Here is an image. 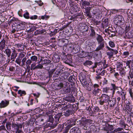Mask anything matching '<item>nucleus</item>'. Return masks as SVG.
I'll return each instance as SVG.
<instances>
[{
	"instance_id": "obj_1",
	"label": "nucleus",
	"mask_w": 133,
	"mask_h": 133,
	"mask_svg": "<svg viewBox=\"0 0 133 133\" xmlns=\"http://www.w3.org/2000/svg\"><path fill=\"white\" fill-rule=\"evenodd\" d=\"M96 39L99 45L95 50L96 51H97L101 50H102L104 47V39L103 37L100 35H97Z\"/></svg>"
},
{
	"instance_id": "obj_2",
	"label": "nucleus",
	"mask_w": 133,
	"mask_h": 133,
	"mask_svg": "<svg viewBox=\"0 0 133 133\" xmlns=\"http://www.w3.org/2000/svg\"><path fill=\"white\" fill-rule=\"evenodd\" d=\"M114 22L117 25H122L124 24V20L121 15H118L115 16Z\"/></svg>"
},
{
	"instance_id": "obj_3",
	"label": "nucleus",
	"mask_w": 133,
	"mask_h": 133,
	"mask_svg": "<svg viewBox=\"0 0 133 133\" xmlns=\"http://www.w3.org/2000/svg\"><path fill=\"white\" fill-rule=\"evenodd\" d=\"M106 47L109 51L107 52V54L108 56L109 59H110L113 57L114 54H116L118 52L117 50L111 48L108 46H107Z\"/></svg>"
},
{
	"instance_id": "obj_4",
	"label": "nucleus",
	"mask_w": 133,
	"mask_h": 133,
	"mask_svg": "<svg viewBox=\"0 0 133 133\" xmlns=\"http://www.w3.org/2000/svg\"><path fill=\"white\" fill-rule=\"evenodd\" d=\"M99 86L98 84H95L94 85V89L92 91V93L93 95L97 96L100 94L101 90L99 89Z\"/></svg>"
},
{
	"instance_id": "obj_5",
	"label": "nucleus",
	"mask_w": 133,
	"mask_h": 133,
	"mask_svg": "<svg viewBox=\"0 0 133 133\" xmlns=\"http://www.w3.org/2000/svg\"><path fill=\"white\" fill-rule=\"evenodd\" d=\"M114 127L111 125L108 124V125H106L105 127L103 128L104 130L107 131V133H113V131H112L114 129Z\"/></svg>"
},
{
	"instance_id": "obj_6",
	"label": "nucleus",
	"mask_w": 133,
	"mask_h": 133,
	"mask_svg": "<svg viewBox=\"0 0 133 133\" xmlns=\"http://www.w3.org/2000/svg\"><path fill=\"white\" fill-rule=\"evenodd\" d=\"M63 115V113L62 112L59 113L56 115L54 116L55 118V124L56 125H57L60 122L61 119L60 118L61 116Z\"/></svg>"
},
{
	"instance_id": "obj_7",
	"label": "nucleus",
	"mask_w": 133,
	"mask_h": 133,
	"mask_svg": "<svg viewBox=\"0 0 133 133\" xmlns=\"http://www.w3.org/2000/svg\"><path fill=\"white\" fill-rule=\"evenodd\" d=\"M9 104V101H8L4 100L2 101L0 103V108H4L8 105Z\"/></svg>"
},
{
	"instance_id": "obj_8",
	"label": "nucleus",
	"mask_w": 133,
	"mask_h": 133,
	"mask_svg": "<svg viewBox=\"0 0 133 133\" xmlns=\"http://www.w3.org/2000/svg\"><path fill=\"white\" fill-rule=\"evenodd\" d=\"M102 99L103 100L105 103H107L108 102L110 99V97L107 95L106 94H102L101 96Z\"/></svg>"
},
{
	"instance_id": "obj_9",
	"label": "nucleus",
	"mask_w": 133,
	"mask_h": 133,
	"mask_svg": "<svg viewBox=\"0 0 133 133\" xmlns=\"http://www.w3.org/2000/svg\"><path fill=\"white\" fill-rule=\"evenodd\" d=\"M70 133H80V130L78 127H74L70 129Z\"/></svg>"
},
{
	"instance_id": "obj_10",
	"label": "nucleus",
	"mask_w": 133,
	"mask_h": 133,
	"mask_svg": "<svg viewBox=\"0 0 133 133\" xmlns=\"http://www.w3.org/2000/svg\"><path fill=\"white\" fill-rule=\"evenodd\" d=\"M81 125L83 126L84 127L86 125L87 123V122H89L90 123H92V122L90 120H86L85 118L82 119L80 121Z\"/></svg>"
},
{
	"instance_id": "obj_11",
	"label": "nucleus",
	"mask_w": 133,
	"mask_h": 133,
	"mask_svg": "<svg viewBox=\"0 0 133 133\" xmlns=\"http://www.w3.org/2000/svg\"><path fill=\"white\" fill-rule=\"evenodd\" d=\"M91 111L90 112L91 113H96L97 112H99V109L98 107H95L94 108L91 107L89 110Z\"/></svg>"
},
{
	"instance_id": "obj_12",
	"label": "nucleus",
	"mask_w": 133,
	"mask_h": 133,
	"mask_svg": "<svg viewBox=\"0 0 133 133\" xmlns=\"http://www.w3.org/2000/svg\"><path fill=\"white\" fill-rule=\"evenodd\" d=\"M116 103V100L115 98H113L112 100L109 99L108 101V104L110 107H113L115 105Z\"/></svg>"
},
{
	"instance_id": "obj_13",
	"label": "nucleus",
	"mask_w": 133,
	"mask_h": 133,
	"mask_svg": "<svg viewBox=\"0 0 133 133\" xmlns=\"http://www.w3.org/2000/svg\"><path fill=\"white\" fill-rule=\"evenodd\" d=\"M60 59V57L57 54L54 55L52 57L53 60V61L55 63L59 62V61Z\"/></svg>"
},
{
	"instance_id": "obj_14",
	"label": "nucleus",
	"mask_w": 133,
	"mask_h": 133,
	"mask_svg": "<svg viewBox=\"0 0 133 133\" xmlns=\"http://www.w3.org/2000/svg\"><path fill=\"white\" fill-rule=\"evenodd\" d=\"M5 45V40L3 39L0 42V50H2L3 49Z\"/></svg>"
},
{
	"instance_id": "obj_15",
	"label": "nucleus",
	"mask_w": 133,
	"mask_h": 133,
	"mask_svg": "<svg viewBox=\"0 0 133 133\" xmlns=\"http://www.w3.org/2000/svg\"><path fill=\"white\" fill-rule=\"evenodd\" d=\"M80 79L82 84L83 85H85L87 84V82L85 77L83 78L81 77H80Z\"/></svg>"
},
{
	"instance_id": "obj_16",
	"label": "nucleus",
	"mask_w": 133,
	"mask_h": 133,
	"mask_svg": "<svg viewBox=\"0 0 133 133\" xmlns=\"http://www.w3.org/2000/svg\"><path fill=\"white\" fill-rule=\"evenodd\" d=\"M17 53L16 52V51L14 50L11 54V59H14L16 58L17 56Z\"/></svg>"
},
{
	"instance_id": "obj_17",
	"label": "nucleus",
	"mask_w": 133,
	"mask_h": 133,
	"mask_svg": "<svg viewBox=\"0 0 133 133\" xmlns=\"http://www.w3.org/2000/svg\"><path fill=\"white\" fill-rule=\"evenodd\" d=\"M46 115L49 116L48 119L49 121L51 123H52L54 120L52 115L51 114H50L49 115L47 113H46Z\"/></svg>"
},
{
	"instance_id": "obj_18",
	"label": "nucleus",
	"mask_w": 133,
	"mask_h": 133,
	"mask_svg": "<svg viewBox=\"0 0 133 133\" xmlns=\"http://www.w3.org/2000/svg\"><path fill=\"white\" fill-rule=\"evenodd\" d=\"M93 64L92 62L91 61L87 60L84 63V65L86 66H90Z\"/></svg>"
},
{
	"instance_id": "obj_19",
	"label": "nucleus",
	"mask_w": 133,
	"mask_h": 133,
	"mask_svg": "<svg viewBox=\"0 0 133 133\" xmlns=\"http://www.w3.org/2000/svg\"><path fill=\"white\" fill-rule=\"evenodd\" d=\"M4 52L6 53L8 57H10L11 53V51L10 49L7 48L5 50Z\"/></svg>"
},
{
	"instance_id": "obj_20",
	"label": "nucleus",
	"mask_w": 133,
	"mask_h": 133,
	"mask_svg": "<svg viewBox=\"0 0 133 133\" xmlns=\"http://www.w3.org/2000/svg\"><path fill=\"white\" fill-rule=\"evenodd\" d=\"M71 110H65L64 112V115L66 116H69L70 114Z\"/></svg>"
},
{
	"instance_id": "obj_21",
	"label": "nucleus",
	"mask_w": 133,
	"mask_h": 133,
	"mask_svg": "<svg viewBox=\"0 0 133 133\" xmlns=\"http://www.w3.org/2000/svg\"><path fill=\"white\" fill-rule=\"evenodd\" d=\"M18 94L20 96H22L25 95L26 93L25 91L20 90L18 91Z\"/></svg>"
},
{
	"instance_id": "obj_22",
	"label": "nucleus",
	"mask_w": 133,
	"mask_h": 133,
	"mask_svg": "<svg viewBox=\"0 0 133 133\" xmlns=\"http://www.w3.org/2000/svg\"><path fill=\"white\" fill-rule=\"evenodd\" d=\"M110 90V89L109 88L105 87L102 88V91L103 93H107L109 92Z\"/></svg>"
},
{
	"instance_id": "obj_23",
	"label": "nucleus",
	"mask_w": 133,
	"mask_h": 133,
	"mask_svg": "<svg viewBox=\"0 0 133 133\" xmlns=\"http://www.w3.org/2000/svg\"><path fill=\"white\" fill-rule=\"evenodd\" d=\"M91 32L90 34V35L91 37H93L95 36V32L93 28L91 27Z\"/></svg>"
},
{
	"instance_id": "obj_24",
	"label": "nucleus",
	"mask_w": 133,
	"mask_h": 133,
	"mask_svg": "<svg viewBox=\"0 0 133 133\" xmlns=\"http://www.w3.org/2000/svg\"><path fill=\"white\" fill-rule=\"evenodd\" d=\"M30 59L31 61H35V62L37 61V57L35 56H32L30 57Z\"/></svg>"
},
{
	"instance_id": "obj_25",
	"label": "nucleus",
	"mask_w": 133,
	"mask_h": 133,
	"mask_svg": "<svg viewBox=\"0 0 133 133\" xmlns=\"http://www.w3.org/2000/svg\"><path fill=\"white\" fill-rule=\"evenodd\" d=\"M87 55L86 57H87V58L89 59H91L92 57V54L91 52H88V53H86Z\"/></svg>"
},
{
	"instance_id": "obj_26",
	"label": "nucleus",
	"mask_w": 133,
	"mask_h": 133,
	"mask_svg": "<svg viewBox=\"0 0 133 133\" xmlns=\"http://www.w3.org/2000/svg\"><path fill=\"white\" fill-rule=\"evenodd\" d=\"M82 4L83 6L85 7L86 5H90V3L87 1H84L82 2Z\"/></svg>"
},
{
	"instance_id": "obj_27",
	"label": "nucleus",
	"mask_w": 133,
	"mask_h": 133,
	"mask_svg": "<svg viewBox=\"0 0 133 133\" xmlns=\"http://www.w3.org/2000/svg\"><path fill=\"white\" fill-rule=\"evenodd\" d=\"M55 69H52L49 72V78H51L52 77V74L55 71Z\"/></svg>"
},
{
	"instance_id": "obj_28",
	"label": "nucleus",
	"mask_w": 133,
	"mask_h": 133,
	"mask_svg": "<svg viewBox=\"0 0 133 133\" xmlns=\"http://www.w3.org/2000/svg\"><path fill=\"white\" fill-rule=\"evenodd\" d=\"M25 53H24V52L22 51L19 54V58H22L24 57L25 55Z\"/></svg>"
},
{
	"instance_id": "obj_29",
	"label": "nucleus",
	"mask_w": 133,
	"mask_h": 133,
	"mask_svg": "<svg viewBox=\"0 0 133 133\" xmlns=\"http://www.w3.org/2000/svg\"><path fill=\"white\" fill-rule=\"evenodd\" d=\"M67 99L68 101L71 102H74L75 101L74 97L71 96H70L68 97Z\"/></svg>"
},
{
	"instance_id": "obj_30",
	"label": "nucleus",
	"mask_w": 133,
	"mask_h": 133,
	"mask_svg": "<svg viewBox=\"0 0 133 133\" xmlns=\"http://www.w3.org/2000/svg\"><path fill=\"white\" fill-rule=\"evenodd\" d=\"M131 61L130 60H127V61H125V62L126 63L127 66H128V67L130 68V64L131 63Z\"/></svg>"
},
{
	"instance_id": "obj_31",
	"label": "nucleus",
	"mask_w": 133,
	"mask_h": 133,
	"mask_svg": "<svg viewBox=\"0 0 133 133\" xmlns=\"http://www.w3.org/2000/svg\"><path fill=\"white\" fill-rule=\"evenodd\" d=\"M109 44L111 48H114L115 46V44L112 41L109 42Z\"/></svg>"
},
{
	"instance_id": "obj_32",
	"label": "nucleus",
	"mask_w": 133,
	"mask_h": 133,
	"mask_svg": "<svg viewBox=\"0 0 133 133\" xmlns=\"http://www.w3.org/2000/svg\"><path fill=\"white\" fill-rule=\"evenodd\" d=\"M43 67V66L41 64H39L35 66V69H42Z\"/></svg>"
},
{
	"instance_id": "obj_33",
	"label": "nucleus",
	"mask_w": 133,
	"mask_h": 133,
	"mask_svg": "<svg viewBox=\"0 0 133 133\" xmlns=\"http://www.w3.org/2000/svg\"><path fill=\"white\" fill-rule=\"evenodd\" d=\"M24 17L26 19H28L29 18V14L28 12H26L23 15Z\"/></svg>"
},
{
	"instance_id": "obj_34",
	"label": "nucleus",
	"mask_w": 133,
	"mask_h": 133,
	"mask_svg": "<svg viewBox=\"0 0 133 133\" xmlns=\"http://www.w3.org/2000/svg\"><path fill=\"white\" fill-rule=\"evenodd\" d=\"M41 18L42 19L46 20L47 19L49 18V16H47L46 15H45L44 16H42Z\"/></svg>"
},
{
	"instance_id": "obj_35",
	"label": "nucleus",
	"mask_w": 133,
	"mask_h": 133,
	"mask_svg": "<svg viewBox=\"0 0 133 133\" xmlns=\"http://www.w3.org/2000/svg\"><path fill=\"white\" fill-rule=\"evenodd\" d=\"M98 72H99L98 74H99V75H100L102 76H103L105 75V70H102V71L101 72H100V71H98Z\"/></svg>"
},
{
	"instance_id": "obj_36",
	"label": "nucleus",
	"mask_w": 133,
	"mask_h": 133,
	"mask_svg": "<svg viewBox=\"0 0 133 133\" xmlns=\"http://www.w3.org/2000/svg\"><path fill=\"white\" fill-rule=\"evenodd\" d=\"M123 130V128H118L117 129L114 130L113 131V132H117L118 131H121Z\"/></svg>"
},
{
	"instance_id": "obj_37",
	"label": "nucleus",
	"mask_w": 133,
	"mask_h": 133,
	"mask_svg": "<svg viewBox=\"0 0 133 133\" xmlns=\"http://www.w3.org/2000/svg\"><path fill=\"white\" fill-rule=\"evenodd\" d=\"M71 91V88L70 87H68L66 89L65 91L66 93L70 92Z\"/></svg>"
},
{
	"instance_id": "obj_38",
	"label": "nucleus",
	"mask_w": 133,
	"mask_h": 133,
	"mask_svg": "<svg viewBox=\"0 0 133 133\" xmlns=\"http://www.w3.org/2000/svg\"><path fill=\"white\" fill-rule=\"evenodd\" d=\"M20 58H17L15 61V62L19 65H20L21 63V59H20Z\"/></svg>"
},
{
	"instance_id": "obj_39",
	"label": "nucleus",
	"mask_w": 133,
	"mask_h": 133,
	"mask_svg": "<svg viewBox=\"0 0 133 133\" xmlns=\"http://www.w3.org/2000/svg\"><path fill=\"white\" fill-rule=\"evenodd\" d=\"M57 86L59 87V89H61L63 87V84L62 83H60L57 85Z\"/></svg>"
},
{
	"instance_id": "obj_40",
	"label": "nucleus",
	"mask_w": 133,
	"mask_h": 133,
	"mask_svg": "<svg viewBox=\"0 0 133 133\" xmlns=\"http://www.w3.org/2000/svg\"><path fill=\"white\" fill-rule=\"evenodd\" d=\"M111 85L112 87L113 90V94H114L115 92V90L116 89V87L115 86V85L114 84H111Z\"/></svg>"
},
{
	"instance_id": "obj_41",
	"label": "nucleus",
	"mask_w": 133,
	"mask_h": 133,
	"mask_svg": "<svg viewBox=\"0 0 133 133\" xmlns=\"http://www.w3.org/2000/svg\"><path fill=\"white\" fill-rule=\"evenodd\" d=\"M26 60V58L25 57L22 60V65H25V62Z\"/></svg>"
},
{
	"instance_id": "obj_42",
	"label": "nucleus",
	"mask_w": 133,
	"mask_h": 133,
	"mask_svg": "<svg viewBox=\"0 0 133 133\" xmlns=\"http://www.w3.org/2000/svg\"><path fill=\"white\" fill-rule=\"evenodd\" d=\"M15 133H24L23 131L21 130H19V128L17 127V130L16 131Z\"/></svg>"
},
{
	"instance_id": "obj_43",
	"label": "nucleus",
	"mask_w": 133,
	"mask_h": 133,
	"mask_svg": "<svg viewBox=\"0 0 133 133\" xmlns=\"http://www.w3.org/2000/svg\"><path fill=\"white\" fill-rule=\"evenodd\" d=\"M66 107L68 110H71L73 108V106L72 105H68L66 106Z\"/></svg>"
},
{
	"instance_id": "obj_44",
	"label": "nucleus",
	"mask_w": 133,
	"mask_h": 133,
	"mask_svg": "<svg viewBox=\"0 0 133 133\" xmlns=\"http://www.w3.org/2000/svg\"><path fill=\"white\" fill-rule=\"evenodd\" d=\"M38 17L37 15H34L33 16H31L30 17V19H37V18Z\"/></svg>"
},
{
	"instance_id": "obj_45",
	"label": "nucleus",
	"mask_w": 133,
	"mask_h": 133,
	"mask_svg": "<svg viewBox=\"0 0 133 133\" xmlns=\"http://www.w3.org/2000/svg\"><path fill=\"white\" fill-rule=\"evenodd\" d=\"M117 93L119 95L121 96L122 95H124V94L125 93V92H124L123 91H122L120 92L119 91H117Z\"/></svg>"
},
{
	"instance_id": "obj_46",
	"label": "nucleus",
	"mask_w": 133,
	"mask_h": 133,
	"mask_svg": "<svg viewBox=\"0 0 133 133\" xmlns=\"http://www.w3.org/2000/svg\"><path fill=\"white\" fill-rule=\"evenodd\" d=\"M32 62V61L31 60L28 59L26 62V64L28 65H29Z\"/></svg>"
},
{
	"instance_id": "obj_47",
	"label": "nucleus",
	"mask_w": 133,
	"mask_h": 133,
	"mask_svg": "<svg viewBox=\"0 0 133 133\" xmlns=\"http://www.w3.org/2000/svg\"><path fill=\"white\" fill-rule=\"evenodd\" d=\"M36 66L35 63H34L32 64L31 65V68L33 69V70L35 69H35V67Z\"/></svg>"
},
{
	"instance_id": "obj_48",
	"label": "nucleus",
	"mask_w": 133,
	"mask_h": 133,
	"mask_svg": "<svg viewBox=\"0 0 133 133\" xmlns=\"http://www.w3.org/2000/svg\"><path fill=\"white\" fill-rule=\"evenodd\" d=\"M37 3L40 6H42L43 4V3L41 0L37 1Z\"/></svg>"
},
{
	"instance_id": "obj_49",
	"label": "nucleus",
	"mask_w": 133,
	"mask_h": 133,
	"mask_svg": "<svg viewBox=\"0 0 133 133\" xmlns=\"http://www.w3.org/2000/svg\"><path fill=\"white\" fill-rule=\"evenodd\" d=\"M108 81L107 80L104 78V80L103 81V85L107 84L108 83Z\"/></svg>"
},
{
	"instance_id": "obj_50",
	"label": "nucleus",
	"mask_w": 133,
	"mask_h": 133,
	"mask_svg": "<svg viewBox=\"0 0 133 133\" xmlns=\"http://www.w3.org/2000/svg\"><path fill=\"white\" fill-rule=\"evenodd\" d=\"M104 103H105V102H104L103 100H102V99H100L99 101V104L101 105H103Z\"/></svg>"
},
{
	"instance_id": "obj_51",
	"label": "nucleus",
	"mask_w": 133,
	"mask_h": 133,
	"mask_svg": "<svg viewBox=\"0 0 133 133\" xmlns=\"http://www.w3.org/2000/svg\"><path fill=\"white\" fill-rule=\"evenodd\" d=\"M129 52L128 51H125L123 52V55L124 56H128L129 55Z\"/></svg>"
},
{
	"instance_id": "obj_52",
	"label": "nucleus",
	"mask_w": 133,
	"mask_h": 133,
	"mask_svg": "<svg viewBox=\"0 0 133 133\" xmlns=\"http://www.w3.org/2000/svg\"><path fill=\"white\" fill-rule=\"evenodd\" d=\"M129 94H130V96L132 98H133V93L132 92V90H130L129 91Z\"/></svg>"
},
{
	"instance_id": "obj_53",
	"label": "nucleus",
	"mask_w": 133,
	"mask_h": 133,
	"mask_svg": "<svg viewBox=\"0 0 133 133\" xmlns=\"http://www.w3.org/2000/svg\"><path fill=\"white\" fill-rule=\"evenodd\" d=\"M5 127L4 125H2L0 127V131L1 130H5Z\"/></svg>"
},
{
	"instance_id": "obj_54",
	"label": "nucleus",
	"mask_w": 133,
	"mask_h": 133,
	"mask_svg": "<svg viewBox=\"0 0 133 133\" xmlns=\"http://www.w3.org/2000/svg\"><path fill=\"white\" fill-rule=\"evenodd\" d=\"M125 95H126V94L125 93V94H124V95H122L121 96V98H122V100H125Z\"/></svg>"
},
{
	"instance_id": "obj_55",
	"label": "nucleus",
	"mask_w": 133,
	"mask_h": 133,
	"mask_svg": "<svg viewBox=\"0 0 133 133\" xmlns=\"http://www.w3.org/2000/svg\"><path fill=\"white\" fill-rule=\"evenodd\" d=\"M88 53V52H83L82 53L83 54L82 55V57H86V56L87 55V54H86V53Z\"/></svg>"
},
{
	"instance_id": "obj_56",
	"label": "nucleus",
	"mask_w": 133,
	"mask_h": 133,
	"mask_svg": "<svg viewBox=\"0 0 133 133\" xmlns=\"http://www.w3.org/2000/svg\"><path fill=\"white\" fill-rule=\"evenodd\" d=\"M125 71L123 70H121L120 72V74L121 75H124Z\"/></svg>"
},
{
	"instance_id": "obj_57",
	"label": "nucleus",
	"mask_w": 133,
	"mask_h": 133,
	"mask_svg": "<svg viewBox=\"0 0 133 133\" xmlns=\"http://www.w3.org/2000/svg\"><path fill=\"white\" fill-rule=\"evenodd\" d=\"M15 46H16L18 48H21V47L22 46H23L21 44H16L15 45Z\"/></svg>"
},
{
	"instance_id": "obj_58",
	"label": "nucleus",
	"mask_w": 133,
	"mask_h": 133,
	"mask_svg": "<svg viewBox=\"0 0 133 133\" xmlns=\"http://www.w3.org/2000/svg\"><path fill=\"white\" fill-rule=\"evenodd\" d=\"M122 65L120 63H118L117 65V68H119L122 67Z\"/></svg>"
},
{
	"instance_id": "obj_59",
	"label": "nucleus",
	"mask_w": 133,
	"mask_h": 133,
	"mask_svg": "<svg viewBox=\"0 0 133 133\" xmlns=\"http://www.w3.org/2000/svg\"><path fill=\"white\" fill-rule=\"evenodd\" d=\"M99 75H97V76H96L95 78L96 79H98L101 78V77L99 76L100 75L98 74Z\"/></svg>"
},
{
	"instance_id": "obj_60",
	"label": "nucleus",
	"mask_w": 133,
	"mask_h": 133,
	"mask_svg": "<svg viewBox=\"0 0 133 133\" xmlns=\"http://www.w3.org/2000/svg\"><path fill=\"white\" fill-rule=\"evenodd\" d=\"M69 84V83L67 82H65L63 84V87H66Z\"/></svg>"
},
{
	"instance_id": "obj_61",
	"label": "nucleus",
	"mask_w": 133,
	"mask_h": 133,
	"mask_svg": "<svg viewBox=\"0 0 133 133\" xmlns=\"http://www.w3.org/2000/svg\"><path fill=\"white\" fill-rule=\"evenodd\" d=\"M24 46H23V47L22 48V49H17V51L18 52H21V51H23L24 50Z\"/></svg>"
},
{
	"instance_id": "obj_62",
	"label": "nucleus",
	"mask_w": 133,
	"mask_h": 133,
	"mask_svg": "<svg viewBox=\"0 0 133 133\" xmlns=\"http://www.w3.org/2000/svg\"><path fill=\"white\" fill-rule=\"evenodd\" d=\"M80 16V15L79 14H75L73 16H72V17L73 18H75L77 17V16Z\"/></svg>"
},
{
	"instance_id": "obj_63",
	"label": "nucleus",
	"mask_w": 133,
	"mask_h": 133,
	"mask_svg": "<svg viewBox=\"0 0 133 133\" xmlns=\"http://www.w3.org/2000/svg\"><path fill=\"white\" fill-rule=\"evenodd\" d=\"M103 67L104 68H106L108 67V65L107 64L103 63Z\"/></svg>"
},
{
	"instance_id": "obj_64",
	"label": "nucleus",
	"mask_w": 133,
	"mask_h": 133,
	"mask_svg": "<svg viewBox=\"0 0 133 133\" xmlns=\"http://www.w3.org/2000/svg\"><path fill=\"white\" fill-rule=\"evenodd\" d=\"M12 95L15 97H16V96H17V94L16 93L13 92H12Z\"/></svg>"
}]
</instances>
